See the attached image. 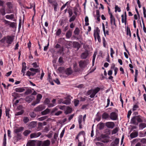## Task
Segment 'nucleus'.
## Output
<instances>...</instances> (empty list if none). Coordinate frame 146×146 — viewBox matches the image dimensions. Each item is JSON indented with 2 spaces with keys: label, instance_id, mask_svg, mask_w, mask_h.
Returning a JSON list of instances; mask_svg holds the SVG:
<instances>
[{
  "label": "nucleus",
  "instance_id": "79ce46f5",
  "mask_svg": "<svg viewBox=\"0 0 146 146\" xmlns=\"http://www.w3.org/2000/svg\"><path fill=\"white\" fill-rule=\"evenodd\" d=\"M31 132V131L30 130H26L24 132L23 134L25 136H27Z\"/></svg>",
  "mask_w": 146,
  "mask_h": 146
},
{
  "label": "nucleus",
  "instance_id": "412c9836",
  "mask_svg": "<svg viewBox=\"0 0 146 146\" xmlns=\"http://www.w3.org/2000/svg\"><path fill=\"white\" fill-rule=\"evenodd\" d=\"M138 136V132H134L131 133L130 135V137L131 138H133L137 137Z\"/></svg>",
  "mask_w": 146,
  "mask_h": 146
},
{
  "label": "nucleus",
  "instance_id": "1a4fd4ad",
  "mask_svg": "<svg viewBox=\"0 0 146 146\" xmlns=\"http://www.w3.org/2000/svg\"><path fill=\"white\" fill-rule=\"evenodd\" d=\"M41 134V133L40 132L33 133L30 135V137L31 138H36L39 137Z\"/></svg>",
  "mask_w": 146,
  "mask_h": 146
},
{
  "label": "nucleus",
  "instance_id": "c756f323",
  "mask_svg": "<svg viewBox=\"0 0 146 146\" xmlns=\"http://www.w3.org/2000/svg\"><path fill=\"white\" fill-rule=\"evenodd\" d=\"M0 13L2 15H4L5 14V8H2L0 10Z\"/></svg>",
  "mask_w": 146,
  "mask_h": 146
},
{
  "label": "nucleus",
  "instance_id": "9b49d317",
  "mask_svg": "<svg viewBox=\"0 0 146 146\" xmlns=\"http://www.w3.org/2000/svg\"><path fill=\"white\" fill-rule=\"evenodd\" d=\"M119 138H116L114 142L111 143L110 146H118L119 143Z\"/></svg>",
  "mask_w": 146,
  "mask_h": 146
},
{
  "label": "nucleus",
  "instance_id": "6e6d98bb",
  "mask_svg": "<svg viewBox=\"0 0 146 146\" xmlns=\"http://www.w3.org/2000/svg\"><path fill=\"white\" fill-rule=\"evenodd\" d=\"M96 94L94 92L93 90H92V92L90 96V97L92 98H93L94 97L95 95Z\"/></svg>",
  "mask_w": 146,
  "mask_h": 146
},
{
  "label": "nucleus",
  "instance_id": "ea45409f",
  "mask_svg": "<svg viewBox=\"0 0 146 146\" xmlns=\"http://www.w3.org/2000/svg\"><path fill=\"white\" fill-rule=\"evenodd\" d=\"M70 103V100H66L64 101L63 104L66 105H69Z\"/></svg>",
  "mask_w": 146,
  "mask_h": 146
},
{
  "label": "nucleus",
  "instance_id": "a878e982",
  "mask_svg": "<svg viewBox=\"0 0 146 146\" xmlns=\"http://www.w3.org/2000/svg\"><path fill=\"white\" fill-rule=\"evenodd\" d=\"M66 120L67 119L66 118H64L63 119V120L60 121V123L58 124V125L60 126V127H62V124H64V122L66 121Z\"/></svg>",
  "mask_w": 146,
  "mask_h": 146
},
{
  "label": "nucleus",
  "instance_id": "58836bf2",
  "mask_svg": "<svg viewBox=\"0 0 146 146\" xmlns=\"http://www.w3.org/2000/svg\"><path fill=\"white\" fill-rule=\"evenodd\" d=\"M22 71H25L26 70L27 66H26V63L25 62L23 63L22 64Z\"/></svg>",
  "mask_w": 146,
  "mask_h": 146
},
{
  "label": "nucleus",
  "instance_id": "a211bd4d",
  "mask_svg": "<svg viewBox=\"0 0 146 146\" xmlns=\"http://www.w3.org/2000/svg\"><path fill=\"white\" fill-rule=\"evenodd\" d=\"M36 123L35 121H32L31 122L29 125V127L30 128H35L36 126Z\"/></svg>",
  "mask_w": 146,
  "mask_h": 146
},
{
  "label": "nucleus",
  "instance_id": "0e129e2a",
  "mask_svg": "<svg viewBox=\"0 0 146 146\" xmlns=\"http://www.w3.org/2000/svg\"><path fill=\"white\" fill-rule=\"evenodd\" d=\"M118 131V130L117 129V128H115L114 129L112 132V134L113 135V134H115L117 133V132Z\"/></svg>",
  "mask_w": 146,
  "mask_h": 146
},
{
  "label": "nucleus",
  "instance_id": "e433bc0d",
  "mask_svg": "<svg viewBox=\"0 0 146 146\" xmlns=\"http://www.w3.org/2000/svg\"><path fill=\"white\" fill-rule=\"evenodd\" d=\"M29 119L27 117H24L23 119V121L25 123H27L29 121Z\"/></svg>",
  "mask_w": 146,
  "mask_h": 146
},
{
  "label": "nucleus",
  "instance_id": "7ed1b4c3",
  "mask_svg": "<svg viewBox=\"0 0 146 146\" xmlns=\"http://www.w3.org/2000/svg\"><path fill=\"white\" fill-rule=\"evenodd\" d=\"M89 63L88 60H80L78 63L80 67L81 68H85Z\"/></svg>",
  "mask_w": 146,
  "mask_h": 146
},
{
  "label": "nucleus",
  "instance_id": "13d9d810",
  "mask_svg": "<svg viewBox=\"0 0 146 146\" xmlns=\"http://www.w3.org/2000/svg\"><path fill=\"white\" fill-rule=\"evenodd\" d=\"M100 90V88L98 87L93 90L94 92L96 94Z\"/></svg>",
  "mask_w": 146,
  "mask_h": 146
},
{
  "label": "nucleus",
  "instance_id": "a18cd8bd",
  "mask_svg": "<svg viewBox=\"0 0 146 146\" xmlns=\"http://www.w3.org/2000/svg\"><path fill=\"white\" fill-rule=\"evenodd\" d=\"M68 13H69V17H71L73 14V11L72 9H69L68 10Z\"/></svg>",
  "mask_w": 146,
  "mask_h": 146
},
{
  "label": "nucleus",
  "instance_id": "6e6552de",
  "mask_svg": "<svg viewBox=\"0 0 146 146\" xmlns=\"http://www.w3.org/2000/svg\"><path fill=\"white\" fill-rule=\"evenodd\" d=\"M109 15H110V22L111 25H113L116 26L115 23V19L113 15L111 13H109Z\"/></svg>",
  "mask_w": 146,
  "mask_h": 146
},
{
  "label": "nucleus",
  "instance_id": "c9c22d12",
  "mask_svg": "<svg viewBox=\"0 0 146 146\" xmlns=\"http://www.w3.org/2000/svg\"><path fill=\"white\" fill-rule=\"evenodd\" d=\"M72 109L71 108L68 107L66 111V114H67L68 113H70L72 111Z\"/></svg>",
  "mask_w": 146,
  "mask_h": 146
},
{
  "label": "nucleus",
  "instance_id": "338daca9",
  "mask_svg": "<svg viewBox=\"0 0 146 146\" xmlns=\"http://www.w3.org/2000/svg\"><path fill=\"white\" fill-rule=\"evenodd\" d=\"M32 65H33L34 68H36L38 67L39 66L37 64L36 62H35L32 63Z\"/></svg>",
  "mask_w": 146,
  "mask_h": 146
},
{
  "label": "nucleus",
  "instance_id": "4c0bfd02",
  "mask_svg": "<svg viewBox=\"0 0 146 146\" xmlns=\"http://www.w3.org/2000/svg\"><path fill=\"white\" fill-rule=\"evenodd\" d=\"M7 8H9V9L13 8V5L12 3L11 2H8L7 3Z\"/></svg>",
  "mask_w": 146,
  "mask_h": 146
},
{
  "label": "nucleus",
  "instance_id": "f3484780",
  "mask_svg": "<svg viewBox=\"0 0 146 146\" xmlns=\"http://www.w3.org/2000/svg\"><path fill=\"white\" fill-rule=\"evenodd\" d=\"M72 35V32L70 30L68 31L66 34V37L67 38H70Z\"/></svg>",
  "mask_w": 146,
  "mask_h": 146
},
{
  "label": "nucleus",
  "instance_id": "6ab92c4d",
  "mask_svg": "<svg viewBox=\"0 0 146 146\" xmlns=\"http://www.w3.org/2000/svg\"><path fill=\"white\" fill-rule=\"evenodd\" d=\"M25 90L23 88H18L15 89V91L18 92H22L24 91Z\"/></svg>",
  "mask_w": 146,
  "mask_h": 146
},
{
  "label": "nucleus",
  "instance_id": "69168bd1",
  "mask_svg": "<svg viewBox=\"0 0 146 146\" xmlns=\"http://www.w3.org/2000/svg\"><path fill=\"white\" fill-rule=\"evenodd\" d=\"M96 144L98 146H104V145L103 143L100 142H96Z\"/></svg>",
  "mask_w": 146,
  "mask_h": 146
},
{
  "label": "nucleus",
  "instance_id": "bb28decb",
  "mask_svg": "<svg viewBox=\"0 0 146 146\" xmlns=\"http://www.w3.org/2000/svg\"><path fill=\"white\" fill-rule=\"evenodd\" d=\"M74 48H77V50H78L80 47V44L78 42H74Z\"/></svg>",
  "mask_w": 146,
  "mask_h": 146
},
{
  "label": "nucleus",
  "instance_id": "473e14b6",
  "mask_svg": "<svg viewBox=\"0 0 146 146\" xmlns=\"http://www.w3.org/2000/svg\"><path fill=\"white\" fill-rule=\"evenodd\" d=\"M105 126V124L103 123H100L98 124L97 126V128H104Z\"/></svg>",
  "mask_w": 146,
  "mask_h": 146
},
{
  "label": "nucleus",
  "instance_id": "7c9ffc66",
  "mask_svg": "<svg viewBox=\"0 0 146 146\" xmlns=\"http://www.w3.org/2000/svg\"><path fill=\"white\" fill-rule=\"evenodd\" d=\"M14 15L13 14L7 15L5 16V17L7 19H12L14 18Z\"/></svg>",
  "mask_w": 146,
  "mask_h": 146
},
{
  "label": "nucleus",
  "instance_id": "37998d69",
  "mask_svg": "<svg viewBox=\"0 0 146 146\" xmlns=\"http://www.w3.org/2000/svg\"><path fill=\"white\" fill-rule=\"evenodd\" d=\"M23 128H16L14 130V131L15 133H18L21 131L23 130Z\"/></svg>",
  "mask_w": 146,
  "mask_h": 146
},
{
  "label": "nucleus",
  "instance_id": "a19ab883",
  "mask_svg": "<svg viewBox=\"0 0 146 146\" xmlns=\"http://www.w3.org/2000/svg\"><path fill=\"white\" fill-rule=\"evenodd\" d=\"M57 53H60V54L62 53H64V47L63 46L61 47L59 50L57 51Z\"/></svg>",
  "mask_w": 146,
  "mask_h": 146
},
{
  "label": "nucleus",
  "instance_id": "2f4dec72",
  "mask_svg": "<svg viewBox=\"0 0 146 146\" xmlns=\"http://www.w3.org/2000/svg\"><path fill=\"white\" fill-rule=\"evenodd\" d=\"M27 146H35V143L33 141H31L28 142Z\"/></svg>",
  "mask_w": 146,
  "mask_h": 146
},
{
  "label": "nucleus",
  "instance_id": "680f3d73",
  "mask_svg": "<svg viewBox=\"0 0 146 146\" xmlns=\"http://www.w3.org/2000/svg\"><path fill=\"white\" fill-rule=\"evenodd\" d=\"M58 62L59 63H64L62 57H60L58 59Z\"/></svg>",
  "mask_w": 146,
  "mask_h": 146
},
{
  "label": "nucleus",
  "instance_id": "052dcab7",
  "mask_svg": "<svg viewBox=\"0 0 146 146\" xmlns=\"http://www.w3.org/2000/svg\"><path fill=\"white\" fill-rule=\"evenodd\" d=\"M61 31L60 29H59L56 32V35L58 36L61 34Z\"/></svg>",
  "mask_w": 146,
  "mask_h": 146
},
{
  "label": "nucleus",
  "instance_id": "864d4df0",
  "mask_svg": "<svg viewBox=\"0 0 146 146\" xmlns=\"http://www.w3.org/2000/svg\"><path fill=\"white\" fill-rule=\"evenodd\" d=\"M140 128H145L146 127V125L145 123H142L139 125Z\"/></svg>",
  "mask_w": 146,
  "mask_h": 146
},
{
  "label": "nucleus",
  "instance_id": "f8f14e48",
  "mask_svg": "<svg viewBox=\"0 0 146 146\" xmlns=\"http://www.w3.org/2000/svg\"><path fill=\"white\" fill-rule=\"evenodd\" d=\"M106 125L108 128H113L115 126V124L113 122H108L106 123Z\"/></svg>",
  "mask_w": 146,
  "mask_h": 146
},
{
  "label": "nucleus",
  "instance_id": "4468645a",
  "mask_svg": "<svg viewBox=\"0 0 146 146\" xmlns=\"http://www.w3.org/2000/svg\"><path fill=\"white\" fill-rule=\"evenodd\" d=\"M110 115L106 112H104L102 115V118L106 119L109 118Z\"/></svg>",
  "mask_w": 146,
  "mask_h": 146
},
{
  "label": "nucleus",
  "instance_id": "20e7f679",
  "mask_svg": "<svg viewBox=\"0 0 146 146\" xmlns=\"http://www.w3.org/2000/svg\"><path fill=\"white\" fill-rule=\"evenodd\" d=\"M21 139V135L20 133H17L13 138V142L15 144Z\"/></svg>",
  "mask_w": 146,
  "mask_h": 146
},
{
  "label": "nucleus",
  "instance_id": "c85d7f7f",
  "mask_svg": "<svg viewBox=\"0 0 146 146\" xmlns=\"http://www.w3.org/2000/svg\"><path fill=\"white\" fill-rule=\"evenodd\" d=\"M53 6H54V10L55 11H56L57 10V8L58 6V4L56 1H54L53 2V3L52 4Z\"/></svg>",
  "mask_w": 146,
  "mask_h": 146
},
{
  "label": "nucleus",
  "instance_id": "aec40b11",
  "mask_svg": "<svg viewBox=\"0 0 146 146\" xmlns=\"http://www.w3.org/2000/svg\"><path fill=\"white\" fill-rule=\"evenodd\" d=\"M50 144V141L48 140H46L43 142L42 146H48Z\"/></svg>",
  "mask_w": 146,
  "mask_h": 146
},
{
  "label": "nucleus",
  "instance_id": "423d86ee",
  "mask_svg": "<svg viewBox=\"0 0 146 146\" xmlns=\"http://www.w3.org/2000/svg\"><path fill=\"white\" fill-rule=\"evenodd\" d=\"M45 109L44 106L43 105H40L36 108L34 109V111L36 112H38L41 111Z\"/></svg>",
  "mask_w": 146,
  "mask_h": 146
},
{
  "label": "nucleus",
  "instance_id": "cd10ccee",
  "mask_svg": "<svg viewBox=\"0 0 146 146\" xmlns=\"http://www.w3.org/2000/svg\"><path fill=\"white\" fill-rule=\"evenodd\" d=\"M29 115L32 118H34L36 116V114L34 112L32 111L29 113Z\"/></svg>",
  "mask_w": 146,
  "mask_h": 146
},
{
  "label": "nucleus",
  "instance_id": "f257e3e1",
  "mask_svg": "<svg viewBox=\"0 0 146 146\" xmlns=\"http://www.w3.org/2000/svg\"><path fill=\"white\" fill-rule=\"evenodd\" d=\"M13 37L11 36H8L3 38L1 40L2 42H3L5 41L8 44H11L13 40Z\"/></svg>",
  "mask_w": 146,
  "mask_h": 146
},
{
  "label": "nucleus",
  "instance_id": "5701e85b",
  "mask_svg": "<svg viewBox=\"0 0 146 146\" xmlns=\"http://www.w3.org/2000/svg\"><path fill=\"white\" fill-rule=\"evenodd\" d=\"M50 110L47 108L45 110L42 111L41 113L42 115H45L48 114L50 112Z\"/></svg>",
  "mask_w": 146,
  "mask_h": 146
},
{
  "label": "nucleus",
  "instance_id": "39448f33",
  "mask_svg": "<svg viewBox=\"0 0 146 146\" xmlns=\"http://www.w3.org/2000/svg\"><path fill=\"white\" fill-rule=\"evenodd\" d=\"M117 114L115 112L111 113L110 115V118L113 120H116L117 118Z\"/></svg>",
  "mask_w": 146,
  "mask_h": 146
},
{
  "label": "nucleus",
  "instance_id": "dca6fc26",
  "mask_svg": "<svg viewBox=\"0 0 146 146\" xmlns=\"http://www.w3.org/2000/svg\"><path fill=\"white\" fill-rule=\"evenodd\" d=\"M65 72L66 75H71L72 74V71L70 68H68L66 70Z\"/></svg>",
  "mask_w": 146,
  "mask_h": 146
},
{
  "label": "nucleus",
  "instance_id": "09e8293b",
  "mask_svg": "<svg viewBox=\"0 0 146 146\" xmlns=\"http://www.w3.org/2000/svg\"><path fill=\"white\" fill-rule=\"evenodd\" d=\"M76 17L75 15H73L72 17H70L69 19V21L70 22H71L72 21H74L75 20Z\"/></svg>",
  "mask_w": 146,
  "mask_h": 146
},
{
  "label": "nucleus",
  "instance_id": "f03ea898",
  "mask_svg": "<svg viewBox=\"0 0 146 146\" xmlns=\"http://www.w3.org/2000/svg\"><path fill=\"white\" fill-rule=\"evenodd\" d=\"M100 32V30L98 27H97L96 31H94V37L95 40H96V37L97 38V39L99 42H100L101 40L100 36L99 35V32Z\"/></svg>",
  "mask_w": 146,
  "mask_h": 146
},
{
  "label": "nucleus",
  "instance_id": "4d7b16f0",
  "mask_svg": "<svg viewBox=\"0 0 146 146\" xmlns=\"http://www.w3.org/2000/svg\"><path fill=\"white\" fill-rule=\"evenodd\" d=\"M32 92V91L31 89H28L25 92V94L28 95L31 93Z\"/></svg>",
  "mask_w": 146,
  "mask_h": 146
},
{
  "label": "nucleus",
  "instance_id": "bf43d9fd",
  "mask_svg": "<svg viewBox=\"0 0 146 146\" xmlns=\"http://www.w3.org/2000/svg\"><path fill=\"white\" fill-rule=\"evenodd\" d=\"M79 101L77 100H75L74 101V106H77L79 104Z\"/></svg>",
  "mask_w": 146,
  "mask_h": 146
},
{
  "label": "nucleus",
  "instance_id": "0eeeda50",
  "mask_svg": "<svg viewBox=\"0 0 146 146\" xmlns=\"http://www.w3.org/2000/svg\"><path fill=\"white\" fill-rule=\"evenodd\" d=\"M89 54L88 50H86L84 52L82 53L80 57L82 59H86L89 56Z\"/></svg>",
  "mask_w": 146,
  "mask_h": 146
},
{
  "label": "nucleus",
  "instance_id": "774afa93",
  "mask_svg": "<svg viewBox=\"0 0 146 146\" xmlns=\"http://www.w3.org/2000/svg\"><path fill=\"white\" fill-rule=\"evenodd\" d=\"M141 142L143 144H146V139L144 138L142 139L141 140Z\"/></svg>",
  "mask_w": 146,
  "mask_h": 146
},
{
  "label": "nucleus",
  "instance_id": "ddd939ff",
  "mask_svg": "<svg viewBox=\"0 0 146 146\" xmlns=\"http://www.w3.org/2000/svg\"><path fill=\"white\" fill-rule=\"evenodd\" d=\"M136 120H137L136 116H135L132 118L131 123L134 124L135 125H137L138 123L136 122Z\"/></svg>",
  "mask_w": 146,
  "mask_h": 146
},
{
  "label": "nucleus",
  "instance_id": "2eb2a0df",
  "mask_svg": "<svg viewBox=\"0 0 146 146\" xmlns=\"http://www.w3.org/2000/svg\"><path fill=\"white\" fill-rule=\"evenodd\" d=\"M82 115H80L79 116L78 118V122L79 123V128H82V125L81 123L82 122Z\"/></svg>",
  "mask_w": 146,
  "mask_h": 146
},
{
  "label": "nucleus",
  "instance_id": "9d476101",
  "mask_svg": "<svg viewBox=\"0 0 146 146\" xmlns=\"http://www.w3.org/2000/svg\"><path fill=\"white\" fill-rule=\"evenodd\" d=\"M35 97L33 96H27L25 98V101L28 103L31 102L34 99Z\"/></svg>",
  "mask_w": 146,
  "mask_h": 146
},
{
  "label": "nucleus",
  "instance_id": "f704fd0d",
  "mask_svg": "<svg viewBox=\"0 0 146 146\" xmlns=\"http://www.w3.org/2000/svg\"><path fill=\"white\" fill-rule=\"evenodd\" d=\"M10 110L9 109H6V108L5 110V113H6V116L8 118H10V116L9 114V111H10Z\"/></svg>",
  "mask_w": 146,
  "mask_h": 146
},
{
  "label": "nucleus",
  "instance_id": "3c124183",
  "mask_svg": "<svg viewBox=\"0 0 146 146\" xmlns=\"http://www.w3.org/2000/svg\"><path fill=\"white\" fill-rule=\"evenodd\" d=\"M117 11L119 12L121 11V9L119 7H118L117 5H115V12H116Z\"/></svg>",
  "mask_w": 146,
  "mask_h": 146
},
{
  "label": "nucleus",
  "instance_id": "8fccbe9b",
  "mask_svg": "<svg viewBox=\"0 0 146 146\" xmlns=\"http://www.w3.org/2000/svg\"><path fill=\"white\" fill-rule=\"evenodd\" d=\"M141 20H142V23L143 24V30L144 32L145 33H146V28H145V27L144 23L143 20V17H141Z\"/></svg>",
  "mask_w": 146,
  "mask_h": 146
},
{
  "label": "nucleus",
  "instance_id": "72a5a7b5",
  "mask_svg": "<svg viewBox=\"0 0 146 146\" xmlns=\"http://www.w3.org/2000/svg\"><path fill=\"white\" fill-rule=\"evenodd\" d=\"M80 32V30L78 27L76 28L74 31V33L75 35H78L79 34Z\"/></svg>",
  "mask_w": 146,
  "mask_h": 146
},
{
  "label": "nucleus",
  "instance_id": "5fc2aeb1",
  "mask_svg": "<svg viewBox=\"0 0 146 146\" xmlns=\"http://www.w3.org/2000/svg\"><path fill=\"white\" fill-rule=\"evenodd\" d=\"M53 132L52 131L50 132L48 134L46 135V136L49 138H51L52 137V135L53 134Z\"/></svg>",
  "mask_w": 146,
  "mask_h": 146
},
{
  "label": "nucleus",
  "instance_id": "c03bdc74",
  "mask_svg": "<svg viewBox=\"0 0 146 146\" xmlns=\"http://www.w3.org/2000/svg\"><path fill=\"white\" fill-rule=\"evenodd\" d=\"M136 118L138 122H141L143 121V120L140 118V116H136Z\"/></svg>",
  "mask_w": 146,
  "mask_h": 146
},
{
  "label": "nucleus",
  "instance_id": "393cba45",
  "mask_svg": "<svg viewBox=\"0 0 146 146\" xmlns=\"http://www.w3.org/2000/svg\"><path fill=\"white\" fill-rule=\"evenodd\" d=\"M29 70L32 72H35V73L39 72L40 69H39L34 68H30Z\"/></svg>",
  "mask_w": 146,
  "mask_h": 146
},
{
  "label": "nucleus",
  "instance_id": "e2e57ef3",
  "mask_svg": "<svg viewBox=\"0 0 146 146\" xmlns=\"http://www.w3.org/2000/svg\"><path fill=\"white\" fill-rule=\"evenodd\" d=\"M78 141L79 142L78 146H85L82 142H80L79 140L78 139Z\"/></svg>",
  "mask_w": 146,
  "mask_h": 146
},
{
  "label": "nucleus",
  "instance_id": "de8ad7c7",
  "mask_svg": "<svg viewBox=\"0 0 146 146\" xmlns=\"http://www.w3.org/2000/svg\"><path fill=\"white\" fill-rule=\"evenodd\" d=\"M24 113V111L23 110H22L21 111H20L16 113L15 114L16 116H18L19 115H21L22 114H23Z\"/></svg>",
  "mask_w": 146,
  "mask_h": 146
},
{
  "label": "nucleus",
  "instance_id": "b1692460",
  "mask_svg": "<svg viewBox=\"0 0 146 146\" xmlns=\"http://www.w3.org/2000/svg\"><path fill=\"white\" fill-rule=\"evenodd\" d=\"M36 74V73L32 72L29 71H27L26 75L29 77L30 76H34Z\"/></svg>",
  "mask_w": 146,
  "mask_h": 146
},
{
  "label": "nucleus",
  "instance_id": "49530a36",
  "mask_svg": "<svg viewBox=\"0 0 146 146\" xmlns=\"http://www.w3.org/2000/svg\"><path fill=\"white\" fill-rule=\"evenodd\" d=\"M97 117L96 119V120L98 121H99L100 120L101 118V116L99 115L98 113L96 115Z\"/></svg>",
  "mask_w": 146,
  "mask_h": 146
},
{
  "label": "nucleus",
  "instance_id": "4be33fe9",
  "mask_svg": "<svg viewBox=\"0 0 146 146\" xmlns=\"http://www.w3.org/2000/svg\"><path fill=\"white\" fill-rule=\"evenodd\" d=\"M127 35H129V37L128 39H130L131 37V34L130 28L128 27H127Z\"/></svg>",
  "mask_w": 146,
  "mask_h": 146
},
{
  "label": "nucleus",
  "instance_id": "603ef678",
  "mask_svg": "<svg viewBox=\"0 0 146 146\" xmlns=\"http://www.w3.org/2000/svg\"><path fill=\"white\" fill-rule=\"evenodd\" d=\"M6 13H12L13 12L12 9H9V8H7L6 10Z\"/></svg>",
  "mask_w": 146,
  "mask_h": 146
}]
</instances>
